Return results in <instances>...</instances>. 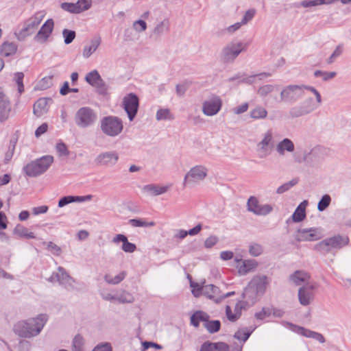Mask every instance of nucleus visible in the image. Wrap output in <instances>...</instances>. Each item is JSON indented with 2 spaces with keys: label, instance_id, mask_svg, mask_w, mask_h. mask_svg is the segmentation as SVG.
Segmentation results:
<instances>
[{
  "label": "nucleus",
  "instance_id": "f257e3e1",
  "mask_svg": "<svg viewBox=\"0 0 351 351\" xmlns=\"http://www.w3.org/2000/svg\"><path fill=\"white\" fill-rule=\"evenodd\" d=\"M305 90L313 93L318 102L321 101V95L314 87L303 84H290L285 86L280 91V99L277 100V101L293 104L304 95Z\"/></svg>",
  "mask_w": 351,
  "mask_h": 351
},
{
  "label": "nucleus",
  "instance_id": "f03ea898",
  "mask_svg": "<svg viewBox=\"0 0 351 351\" xmlns=\"http://www.w3.org/2000/svg\"><path fill=\"white\" fill-rule=\"evenodd\" d=\"M208 175V169L203 165H197L184 175L182 186L184 188L192 189L204 182Z\"/></svg>",
  "mask_w": 351,
  "mask_h": 351
},
{
  "label": "nucleus",
  "instance_id": "7ed1b4c3",
  "mask_svg": "<svg viewBox=\"0 0 351 351\" xmlns=\"http://www.w3.org/2000/svg\"><path fill=\"white\" fill-rule=\"evenodd\" d=\"M349 243V238L347 236L335 235L326 238L317 243L315 250L323 254H327L333 250H339L347 245Z\"/></svg>",
  "mask_w": 351,
  "mask_h": 351
},
{
  "label": "nucleus",
  "instance_id": "20e7f679",
  "mask_svg": "<svg viewBox=\"0 0 351 351\" xmlns=\"http://www.w3.org/2000/svg\"><path fill=\"white\" fill-rule=\"evenodd\" d=\"M44 17L45 14L43 12H38L27 19L24 22L23 27L14 33L17 40L23 41L27 37L33 34Z\"/></svg>",
  "mask_w": 351,
  "mask_h": 351
},
{
  "label": "nucleus",
  "instance_id": "39448f33",
  "mask_svg": "<svg viewBox=\"0 0 351 351\" xmlns=\"http://www.w3.org/2000/svg\"><path fill=\"white\" fill-rule=\"evenodd\" d=\"M53 162L51 156H45L28 163L24 167L25 174L29 177H36L45 173Z\"/></svg>",
  "mask_w": 351,
  "mask_h": 351
},
{
  "label": "nucleus",
  "instance_id": "423d86ee",
  "mask_svg": "<svg viewBox=\"0 0 351 351\" xmlns=\"http://www.w3.org/2000/svg\"><path fill=\"white\" fill-rule=\"evenodd\" d=\"M123 122L117 117L108 116L101 120V130L108 136L114 137L121 133Z\"/></svg>",
  "mask_w": 351,
  "mask_h": 351
},
{
  "label": "nucleus",
  "instance_id": "0eeeda50",
  "mask_svg": "<svg viewBox=\"0 0 351 351\" xmlns=\"http://www.w3.org/2000/svg\"><path fill=\"white\" fill-rule=\"evenodd\" d=\"M245 50V45L241 42H232L224 47L221 52L220 58L224 63H231L240 53Z\"/></svg>",
  "mask_w": 351,
  "mask_h": 351
},
{
  "label": "nucleus",
  "instance_id": "6e6552de",
  "mask_svg": "<svg viewBox=\"0 0 351 351\" xmlns=\"http://www.w3.org/2000/svg\"><path fill=\"white\" fill-rule=\"evenodd\" d=\"M322 100L318 102L317 99L315 101L311 97L305 99L300 105L292 107L289 113L293 118L299 117L311 113L317 108L322 104Z\"/></svg>",
  "mask_w": 351,
  "mask_h": 351
},
{
  "label": "nucleus",
  "instance_id": "1a4fd4ad",
  "mask_svg": "<svg viewBox=\"0 0 351 351\" xmlns=\"http://www.w3.org/2000/svg\"><path fill=\"white\" fill-rule=\"evenodd\" d=\"M97 114L88 107L80 108L75 116V121L80 128H85L95 123Z\"/></svg>",
  "mask_w": 351,
  "mask_h": 351
},
{
  "label": "nucleus",
  "instance_id": "9d476101",
  "mask_svg": "<svg viewBox=\"0 0 351 351\" xmlns=\"http://www.w3.org/2000/svg\"><path fill=\"white\" fill-rule=\"evenodd\" d=\"M273 148V133L271 130H267L262 135L261 140L257 143L256 150L260 158L269 156Z\"/></svg>",
  "mask_w": 351,
  "mask_h": 351
},
{
  "label": "nucleus",
  "instance_id": "9b49d317",
  "mask_svg": "<svg viewBox=\"0 0 351 351\" xmlns=\"http://www.w3.org/2000/svg\"><path fill=\"white\" fill-rule=\"evenodd\" d=\"M200 322L206 329H220L221 323L219 320L210 321L208 315L199 311L191 317V323L194 327H198Z\"/></svg>",
  "mask_w": 351,
  "mask_h": 351
},
{
  "label": "nucleus",
  "instance_id": "f8f14e48",
  "mask_svg": "<svg viewBox=\"0 0 351 351\" xmlns=\"http://www.w3.org/2000/svg\"><path fill=\"white\" fill-rule=\"evenodd\" d=\"M47 320L46 314H40L36 317L19 322L16 327L17 329H43Z\"/></svg>",
  "mask_w": 351,
  "mask_h": 351
},
{
  "label": "nucleus",
  "instance_id": "ddd939ff",
  "mask_svg": "<svg viewBox=\"0 0 351 351\" xmlns=\"http://www.w3.org/2000/svg\"><path fill=\"white\" fill-rule=\"evenodd\" d=\"M247 207L248 211L259 216L267 215L273 210L271 205L260 204L257 197L254 196L250 197L247 202Z\"/></svg>",
  "mask_w": 351,
  "mask_h": 351
},
{
  "label": "nucleus",
  "instance_id": "4468645a",
  "mask_svg": "<svg viewBox=\"0 0 351 351\" xmlns=\"http://www.w3.org/2000/svg\"><path fill=\"white\" fill-rule=\"evenodd\" d=\"M122 104L130 121H132L138 112L139 106L138 97L134 93L128 94L123 97Z\"/></svg>",
  "mask_w": 351,
  "mask_h": 351
},
{
  "label": "nucleus",
  "instance_id": "2eb2a0df",
  "mask_svg": "<svg viewBox=\"0 0 351 351\" xmlns=\"http://www.w3.org/2000/svg\"><path fill=\"white\" fill-rule=\"evenodd\" d=\"M316 282L307 283L301 287L298 290V300L302 306L310 304L314 300V291L317 289Z\"/></svg>",
  "mask_w": 351,
  "mask_h": 351
},
{
  "label": "nucleus",
  "instance_id": "dca6fc26",
  "mask_svg": "<svg viewBox=\"0 0 351 351\" xmlns=\"http://www.w3.org/2000/svg\"><path fill=\"white\" fill-rule=\"evenodd\" d=\"M222 107V100L219 96H213L202 104V112L206 116L216 115Z\"/></svg>",
  "mask_w": 351,
  "mask_h": 351
},
{
  "label": "nucleus",
  "instance_id": "f3484780",
  "mask_svg": "<svg viewBox=\"0 0 351 351\" xmlns=\"http://www.w3.org/2000/svg\"><path fill=\"white\" fill-rule=\"evenodd\" d=\"M320 231L317 228H303L297 230L295 239L297 241H314L321 239Z\"/></svg>",
  "mask_w": 351,
  "mask_h": 351
},
{
  "label": "nucleus",
  "instance_id": "a211bd4d",
  "mask_svg": "<svg viewBox=\"0 0 351 351\" xmlns=\"http://www.w3.org/2000/svg\"><path fill=\"white\" fill-rule=\"evenodd\" d=\"M119 154L115 151H109L100 153L95 159V163L99 166L113 167L119 160Z\"/></svg>",
  "mask_w": 351,
  "mask_h": 351
},
{
  "label": "nucleus",
  "instance_id": "6ab92c4d",
  "mask_svg": "<svg viewBox=\"0 0 351 351\" xmlns=\"http://www.w3.org/2000/svg\"><path fill=\"white\" fill-rule=\"evenodd\" d=\"M54 27L53 19H49L42 25L40 30L37 32L34 39L36 42L45 43L52 34Z\"/></svg>",
  "mask_w": 351,
  "mask_h": 351
},
{
  "label": "nucleus",
  "instance_id": "aec40b11",
  "mask_svg": "<svg viewBox=\"0 0 351 351\" xmlns=\"http://www.w3.org/2000/svg\"><path fill=\"white\" fill-rule=\"evenodd\" d=\"M85 80L90 85L97 88L100 93H105L106 91L107 88L105 82L97 70L88 73Z\"/></svg>",
  "mask_w": 351,
  "mask_h": 351
},
{
  "label": "nucleus",
  "instance_id": "412c9836",
  "mask_svg": "<svg viewBox=\"0 0 351 351\" xmlns=\"http://www.w3.org/2000/svg\"><path fill=\"white\" fill-rule=\"evenodd\" d=\"M50 281L55 282L57 281L60 285L64 286L66 288L72 287L73 282H74L73 279L66 273L65 269L59 267L58 268V271L56 274H53V275L49 278Z\"/></svg>",
  "mask_w": 351,
  "mask_h": 351
},
{
  "label": "nucleus",
  "instance_id": "4be33fe9",
  "mask_svg": "<svg viewBox=\"0 0 351 351\" xmlns=\"http://www.w3.org/2000/svg\"><path fill=\"white\" fill-rule=\"evenodd\" d=\"M269 282L266 276L259 275L254 276L248 285L262 296L265 293Z\"/></svg>",
  "mask_w": 351,
  "mask_h": 351
},
{
  "label": "nucleus",
  "instance_id": "5701e85b",
  "mask_svg": "<svg viewBox=\"0 0 351 351\" xmlns=\"http://www.w3.org/2000/svg\"><path fill=\"white\" fill-rule=\"evenodd\" d=\"M101 44V38L95 36L90 39L84 46L82 49V57L84 59L89 58L99 47Z\"/></svg>",
  "mask_w": 351,
  "mask_h": 351
},
{
  "label": "nucleus",
  "instance_id": "b1692460",
  "mask_svg": "<svg viewBox=\"0 0 351 351\" xmlns=\"http://www.w3.org/2000/svg\"><path fill=\"white\" fill-rule=\"evenodd\" d=\"M234 261L237 263L236 267L238 269V272L241 275H245L258 266L257 261L253 259L242 260L235 258Z\"/></svg>",
  "mask_w": 351,
  "mask_h": 351
},
{
  "label": "nucleus",
  "instance_id": "393cba45",
  "mask_svg": "<svg viewBox=\"0 0 351 351\" xmlns=\"http://www.w3.org/2000/svg\"><path fill=\"white\" fill-rule=\"evenodd\" d=\"M12 106L8 98L0 91V122L5 121L10 117Z\"/></svg>",
  "mask_w": 351,
  "mask_h": 351
},
{
  "label": "nucleus",
  "instance_id": "a878e982",
  "mask_svg": "<svg viewBox=\"0 0 351 351\" xmlns=\"http://www.w3.org/2000/svg\"><path fill=\"white\" fill-rule=\"evenodd\" d=\"M203 295L213 300L215 302H220L224 296L219 289L213 285H206L203 289Z\"/></svg>",
  "mask_w": 351,
  "mask_h": 351
},
{
  "label": "nucleus",
  "instance_id": "bb28decb",
  "mask_svg": "<svg viewBox=\"0 0 351 351\" xmlns=\"http://www.w3.org/2000/svg\"><path fill=\"white\" fill-rule=\"evenodd\" d=\"M294 150V143L288 138L279 141L276 146V151L280 156H285L286 153L292 154Z\"/></svg>",
  "mask_w": 351,
  "mask_h": 351
},
{
  "label": "nucleus",
  "instance_id": "cd10ccee",
  "mask_svg": "<svg viewBox=\"0 0 351 351\" xmlns=\"http://www.w3.org/2000/svg\"><path fill=\"white\" fill-rule=\"evenodd\" d=\"M261 296L259 293H256V291L248 285L243 293V302L242 304H245L246 306H252L258 300Z\"/></svg>",
  "mask_w": 351,
  "mask_h": 351
},
{
  "label": "nucleus",
  "instance_id": "c85d7f7f",
  "mask_svg": "<svg viewBox=\"0 0 351 351\" xmlns=\"http://www.w3.org/2000/svg\"><path fill=\"white\" fill-rule=\"evenodd\" d=\"M112 242L116 244L122 242L121 249L127 253H132L136 250V245L129 242L128 238L122 234H116L112 239Z\"/></svg>",
  "mask_w": 351,
  "mask_h": 351
},
{
  "label": "nucleus",
  "instance_id": "c756f323",
  "mask_svg": "<svg viewBox=\"0 0 351 351\" xmlns=\"http://www.w3.org/2000/svg\"><path fill=\"white\" fill-rule=\"evenodd\" d=\"M310 275L305 271L298 270L295 271L289 277L290 280L295 285H301L302 284L314 283L315 282L310 281Z\"/></svg>",
  "mask_w": 351,
  "mask_h": 351
},
{
  "label": "nucleus",
  "instance_id": "7c9ffc66",
  "mask_svg": "<svg viewBox=\"0 0 351 351\" xmlns=\"http://www.w3.org/2000/svg\"><path fill=\"white\" fill-rule=\"evenodd\" d=\"M92 195H88L85 196H65L59 200L58 206L62 208L73 202H83L86 201H90L92 199Z\"/></svg>",
  "mask_w": 351,
  "mask_h": 351
},
{
  "label": "nucleus",
  "instance_id": "2f4dec72",
  "mask_svg": "<svg viewBox=\"0 0 351 351\" xmlns=\"http://www.w3.org/2000/svg\"><path fill=\"white\" fill-rule=\"evenodd\" d=\"M320 150L318 148L312 149L309 152L304 154L303 158H295V160L297 162H306L308 164H313L318 162L319 155Z\"/></svg>",
  "mask_w": 351,
  "mask_h": 351
},
{
  "label": "nucleus",
  "instance_id": "473e14b6",
  "mask_svg": "<svg viewBox=\"0 0 351 351\" xmlns=\"http://www.w3.org/2000/svg\"><path fill=\"white\" fill-rule=\"evenodd\" d=\"M169 186H160L157 184H147L143 187V191L148 195L157 196L165 193L169 189Z\"/></svg>",
  "mask_w": 351,
  "mask_h": 351
},
{
  "label": "nucleus",
  "instance_id": "72a5a7b5",
  "mask_svg": "<svg viewBox=\"0 0 351 351\" xmlns=\"http://www.w3.org/2000/svg\"><path fill=\"white\" fill-rule=\"evenodd\" d=\"M242 308V302H239L235 304L234 311L232 310L230 306H226V315L227 319L232 322L237 321L241 316Z\"/></svg>",
  "mask_w": 351,
  "mask_h": 351
},
{
  "label": "nucleus",
  "instance_id": "f704fd0d",
  "mask_svg": "<svg viewBox=\"0 0 351 351\" xmlns=\"http://www.w3.org/2000/svg\"><path fill=\"white\" fill-rule=\"evenodd\" d=\"M200 351H228V346L224 343H204Z\"/></svg>",
  "mask_w": 351,
  "mask_h": 351
},
{
  "label": "nucleus",
  "instance_id": "c9c22d12",
  "mask_svg": "<svg viewBox=\"0 0 351 351\" xmlns=\"http://www.w3.org/2000/svg\"><path fill=\"white\" fill-rule=\"evenodd\" d=\"M307 204V200H304L297 207L292 215V219L294 222H300L305 218V210Z\"/></svg>",
  "mask_w": 351,
  "mask_h": 351
},
{
  "label": "nucleus",
  "instance_id": "e433bc0d",
  "mask_svg": "<svg viewBox=\"0 0 351 351\" xmlns=\"http://www.w3.org/2000/svg\"><path fill=\"white\" fill-rule=\"evenodd\" d=\"M17 51V45L14 43L5 42L3 43L0 49V54L3 57H8L13 56Z\"/></svg>",
  "mask_w": 351,
  "mask_h": 351
},
{
  "label": "nucleus",
  "instance_id": "4c0bfd02",
  "mask_svg": "<svg viewBox=\"0 0 351 351\" xmlns=\"http://www.w3.org/2000/svg\"><path fill=\"white\" fill-rule=\"evenodd\" d=\"M267 110L262 106H256L250 112V117L254 120L264 119L267 117Z\"/></svg>",
  "mask_w": 351,
  "mask_h": 351
},
{
  "label": "nucleus",
  "instance_id": "58836bf2",
  "mask_svg": "<svg viewBox=\"0 0 351 351\" xmlns=\"http://www.w3.org/2000/svg\"><path fill=\"white\" fill-rule=\"evenodd\" d=\"M47 111V101L45 98H40L34 105V113L37 117L42 116Z\"/></svg>",
  "mask_w": 351,
  "mask_h": 351
},
{
  "label": "nucleus",
  "instance_id": "ea45409f",
  "mask_svg": "<svg viewBox=\"0 0 351 351\" xmlns=\"http://www.w3.org/2000/svg\"><path fill=\"white\" fill-rule=\"evenodd\" d=\"M134 301V297L133 295L125 290H121L115 296V302L121 304L132 303Z\"/></svg>",
  "mask_w": 351,
  "mask_h": 351
},
{
  "label": "nucleus",
  "instance_id": "a19ab883",
  "mask_svg": "<svg viewBox=\"0 0 351 351\" xmlns=\"http://www.w3.org/2000/svg\"><path fill=\"white\" fill-rule=\"evenodd\" d=\"M125 276L126 272L121 271L114 276H112L109 274H105L104 278L106 282L109 285H118L125 278Z\"/></svg>",
  "mask_w": 351,
  "mask_h": 351
},
{
  "label": "nucleus",
  "instance_id": "79ce46f5",
  "mask_svg": "<svg viewBox=\"0 0 351 351\" xmlns=\"http://www.w3.org/2000/svg\"><path fill=\"white\" fill-rule=\"evenodd\" d=\"M271 74L269 73H261L257 75H250V76H245V75L243 73V78L241 79V83L243 84H252L255 82V80L258 78V80H261L264 77H270Z\"/></svg>",
  "mask_w": 351,
  "mask_h": 351
},
{
  "label": "nucleus",
  "instance_id": "37998d69",
  "mask_svg": "<svg viewBox=\"0 0 351 351\" xmlns=\"http://www.w3.org/2000/svg\"><path fill=\"white\" fill-rule=\"evenodd\" d=\"M14 233L19 237H23L26 239H34L35 238L34 234L32 232H29L28 229L21 225H17L14 230Z\"/></svg>",
  "mask_w": 351,
  "mask_h": 351
},
{
  "label": "nucleus",
  "instance_id": "c03bdc74",
  "mask_svg": "<svg viewBox=\"0 0 351 351\" xmlns=\"http://www.w3.org/2000/svg\"><path fill=\"white\" fill-rule=\"evenodd\" d=\"M157 121L162 120H172L174 119L173 115L171 113L170 110L168 108L159 109L156 115Z\"/></svg>",
  "mask_w": 351,
  "mask_h": 351
},
{
  "label": "nucleus",
  "instance_id": "a18cd8bd",
  "mask_svg": "<svg viewBox=\"0 0 351 351\" xmlns=\"http://www.w3.org/2000/svg\"><path fill=\"white\" fill-rule=\"evenodd\" d=\"M129 223L133 227H152L155 225L154 221H146L142 219H132Z\"/></svg>",
  "mask_w": 351,
  "mask_h": 351
},
{
  "label": "nucleus",
  "instance_id": "49530a36",
  "mask_svg": "<svg viewBox=\"0 0 351 351\" xmlns=\"http://www.w3.org/2000/svg\"><path fill=\"white\" fill-rule=\"evenodd\" d=\"M274 88L275 86L273 84H265L258 88L257 94L261 97H265L272 93Z\"/></svg>",
  "mask_w": 351,
  "mask_h": 351
},
{
  "label": "nucleus",
  "instance_id": "de8ad7c7",
  "mask_svg": "<svg viewBox=\"0 0 351 351\" xmlns=\"http://www.w3.org/2000/svg\"><path fill=\"white\" fill-rule=\"evenodd\" d=\"M141 351H162V347L152 342L143 341Z\"/></svg>",
  "mask_w": 351,
  "mask_h": 351
},
{
  "label": "nucleus",
  "instance_id": "09e8293b",
  "mask_svg": "<svg viewBox=\"0 0 351 351\" xmlns=\"http://www.w3.org/2000/svg\"><path fill=\"white\" fill-rule=\"evenodd\" d=\"M330 202L331 197L329 195L326 194L323 195L317 204L318 210L324 211V210H326L329 206Z\"/></svg>",
  "mask_w": 351,
  "mask_h": 351
},
{
  "label": "nucleus",
  "instance_id": "8fccbe9b",
  "mask_svg": "<svg viewBox=\"0 0 351 351\" xmlns=\"http://www.w3.org/2000/svg\"><path fill=\"white\" fill-rule=\"evenodd\" d=\"M337 73L335 71L328 72L323 71H315L314 73V75L317 77H320L322 78L324 81H328L330 79L334 78L336 76Z\"/></svg>",
  "mask_w": 351,
  "mask_h": 351
},
{
  "label": "nucleus",
  "instance_id": "3c124183",
  "mask_svg": "<svg viewBox=\"0 0 351 351\" xmlns=\"http://www.w3.org/2000/svg\"><path fill=\"white\" fill-rule=\"evenodd\" d=\"M76 5L77 12L80 13L88 10L91 6V1L90 0H78Z\"/></svg>",
  "mask_w": 351,
  "mask_h": 351
},
{
  "label": "nucleus",
  "instance_id": "603ef678",
  "mask_svg": "<svg viewBox=\"0 0 351 351\" xmlns=\"http://www.w3.org/2000/svg\"><path fill=\"white\" fill-rule=\"evenodd\" d=\"M205 282L202 284L194 282L191 281L190 285L192 287V293L195 297H199L200 295L203 293V289L204 288Z\"/></svg>",
  "mask_w": 351,
  "mask_h": 351
},
{
  "label": "nucleus",
  "instance_id": "864d4df0",
  "mask_svg": "<svg viewBox=\"0 0 351 351\" xmlns=\"http://www.w3.org/2000/svg\"><path fill=\"white\" fill-rule=\"evenodd\" d=\"M99 294L101 298L106 301H109L111 302H115L116 294H114L111 291L108 289H100Z\"/></svg>",
  "mask_w": 351,
  "mask_h": 351
},
{
  "label": "nucleus",
  "instance_id": "5fc2aeb1",
  "mask_svg": "<svg viewBox=\"0 0 351 351\" xmlns=\"http://www.w3.org/2000/svg\"><path fill=\"white\" fill-rule=\"evenodd\" d=\"M263 252V248L261 245L258 243H252L249 247V252L253 256H258Z\"/></svg>",
  "mask_w": 351,
  "mask_h": 351
},
{
  "label": "nucleus",
  "instance_id": "6e6d98bb",
  "mask_svg": "<svg viewBox=\"0 0 351 351\" xmlns=\"http://www.w3.org/2000/svg\"><path fill=\"white\" fill-rule=\"evenodd\" d=\"M298 183L297 180H292L287 183L283 184L282 185L280 186L277 190L276 193L278 194H282L287 191H289L291 187H293L294 185H295Z\"/></svg>",
  "mask_w": 351,
  "mask_h": 351
},
{
  "label": "nucleus",
  "instance_id": "4d7b16f0",
  "mask_svg": "<svg viewBox=\"0 0 351 351\" xmlns=\"http://www.w3.org/2000/svg\"><path fill=\"white\" fill-rule=\"evenodd\" d=\"M53 75L44 77L38 83L40 89L45 90L49 88L52 85Z\"/></svg>",
  "mask_w": 351,
  "mask_h": 351
},
{
  "label": "nucleus",
  "instance_id": "13d9d810",
  "mask_svg": "<svg viewBox=\"0 0 351 351\" xmlns=\"http://www.w3.org/2000/svg\"><path fill=\"white\" fill-rule=\"evenodd\" d=\"M62 35L64 38V43L66 45H69L71 43H72L73 40H74V38L75 37V32L72 30H69V29H64L62 31Z\"/></svg>",
  "mask_w": 351,
  "mask_h": 351
},
{
  "label": "nucleus",
  "instance_id": "bf43d9fd",
  "mask_svg": "<svg viewBox=\"0 0 351 351\" xmlns=\"http://www.w3.org/2000/svg\"><path fill=\"white\" fill-rule=\"evenodd\" d=\"M302 334L306 337L314 338L320 342L324 341L323 336L313 330H302Z\"/></svg>",
  "mask_w": 351,
  "mask_h": 351
},
{
  "label": "nucleus",
  "instance_id": "052dcab7",
  "mask_svg": "<svg viewBox=\"0 0 351 351\" xmlns=\"http://www.w3.org/2000/svg\"><path fill=\"white\" fill-rule=\"evenodd\" d=\"M134 29L138 33L144 32L147 29V23L143 20H138L133 23Z\"/></svg>",
  "mask_w": 351,
  "mask_h": 351
},
{
  "label": "nucleus",
  "instance_id": "680f3d73",
  "mask_svg": "<svg viewBox=\"0 0 351 351\" xmlns=\"http://www.w3.org/2000/svg\"><path fill=\"white\" fill-rule=\"evenodd\" d=\"M23 77L24 74L21 72H18L15 73L14 79L18 85V90L20 93H21L24 90V86L23 84Z\"/></svg>",
  "mask_w": 351,
  "mask_h": 351
},
{
  "label": "nucleus",
  "instance_id": "e2e57ef3",
  "mask_svg": "<svg viewBox=\"0 0 351 351\" xmlns=\"http://www.w3.org/2000/svg\"><path fill=\"white\" fill-rule=\"evenodd\" d=\"M249 104L247 102H245L239 106H237L232 108V112L234 114H241L248 110Z\"/></svg>",
  "mask_w": 351,
  "mask_h": 351
},
{
  "label": "nucleus",
  "instance_id": "0e129e2a",
  "mask_svg": "<svg viewBox=\"0 0 351 351\" xmlns=\"http://www.w3.org/2000/svg\"><path fill=\"white\" fill-rule=\"evenodd\" d=\"M271 315V310L269 308H263L262 310L255 314V317L259 320H263Z\"/></svg>",
  "mask_w": 351,
  "mask_h": 351
},
{
  "label": "nucleus",
  "instance_id": "69168bd1",
  "mask_svg": "<svg viewBox=\"0 0 351 351\" xmlns=\"http://www.w3.org/2000/svg\"><path fill=\"white\" fill-rule=\"evenodd\" d=\"M255 14L256 10L254 9H250L247 10L241 20V23H243V25L247 24L253 19Z\"/></svg>",
  "mask_w": 351,
  "mask_h": 351
},
{
  "label": "nucleus",
  "instance_id": "338daca9",
  "mask_svg": "<svg viewBox=\"0 0 351 351\" xmlns=\"http://www.w3.org/2000/svg\"><path fill=\"white\" fill-rule=\"evenodd\" d=\"M168 29V22L167 21H162L159 23L156 27H155L154 30V33L159 35L162 33H163L165 31H166Z\"/></svg>",
  "mask_w": 351,
  "mask_h": 351
},
{
  "label": "nucleus",
  "instance_id": "774afa93",
  "mask_svg": "<svg viewBox=\"0 0 351 351\" xmlns=\"http://www.w3.org/2000/svg\"><path fill=\"white\" fill-rule=\"evenodd\" d=\"M56 150L60 156H67L69 154L66 145L63 143H60L57 144Z\"/></svg>",
  "mask_w": 351,
  "mask_h": 351
}]
</instances>
